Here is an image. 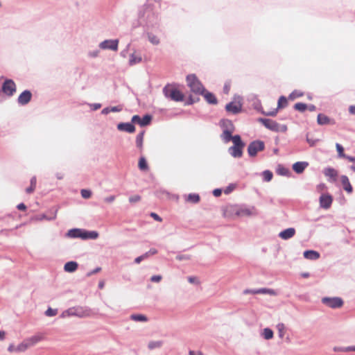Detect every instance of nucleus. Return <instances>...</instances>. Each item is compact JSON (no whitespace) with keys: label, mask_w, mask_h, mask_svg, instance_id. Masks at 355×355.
<instances>
[{"label":"nucleus","mask_w":355,"mask_h":355,"mask_svg":"<svg viewBox=\"0 0 355 355\" xmlns=\"http://www.w3.org/2000/svg\"><path fill=\"white\" fill-rule=\"evenodd\" d=\"M162 279L161 275H153L151 277L150 280L153 282H159Z\"/></svg>","instance_id":"603ef678"},{"label":"nucleus","mask_w":355,"mask_h":355,"mask_svg":"<svg viewBox=\"0 0 355 355\" xmlns=\"http://www.w3.org/2000/svg\"><path fill=\"white\" fill-rule=\"evenodd\" d=\"M132 122L135 123H138L139 125H140V122H141L140 116L138 115H134L132 118Z\"/></svg>","instance_id":"864d4df0"},{"label":"nucleus","mask_w":355,"mask_h":355,"mask_svg":"<svg viewBox=\"0 0 355 355\" xmlns=\"http://www.w3.org/2000/svg\"><path fill=\"white\" fill-rule=\"evenodd\" d=\"M32 94L28 90L23 92L18 97V103L21 105H26L31 100Z\"/></svg>","instance_id":"ddd939ff"},{"label":"nucleus","mask_w":355,"mask_h":355,"mask_svg":"<svg viewBox=\"0 0 355 355\" xmlns=\"http://www.w3.org/2000/svg\"><path fill=\"white\" fill-rule=\"evenodd\" d=\"M262 124L268 129L275 132H286L287 127L285 125H279L276 121L269 119H260Z\"/></svg>","instance_id":"39448f33"},{"label":"nucleus","mask_w":355,"mask_h":355,"mask_svg":"<svg viewBox=\"0 0 355 355\" xmlns=\"http://www.w3.org/2000/svg\"><path fill=\"white\" fill-rule=\"evenodd\" d=\"M81 196L83 198L87 199L91 197L92 192L87 189H82L81 190Z\"/></svg>","instance_id":"a18cd8bd"},{"label":"nucleus","mask_w":355,"mask_h":355,"mask_svg":"<svg viewBox=\"0 0 355 355\" xmlns=\"http://www.w3.org/2000/svg\"><path fill=\"white\" fill-rule=\"evenodd\" d=\"M157 251L156 249L152 248L148 252H147L146 253H148V257H149L150 255H153V254H157Z\"/></svg>","instance_id":"e2e57ef3"},{"label":"nucleus","mask_w":355,"mask_h":355,"mask_svg":"<svg viewBox=\"0 0 355 355\" xmlns=\"http://www.w3.org/2000/svg\"><path fill=\"white\" fill-rule=\"evenodd\" d=\"M189 354V355H202V353L200 351L196 352V351L190 350Z\"/></svg>","instance_id":"052dcab7"},{"label":"nucleus","mask_w":355,"mask_h":355,"mask_svg":"<svg viewBox=\"0 0 355 355\" xmlns=\"http://www.w3.org/2000/svg\"><path fill=\"white\" fill-rule=\"evenodd\" d=\"M131 319L137 321V322H146L147 321V318L145 315L137 314V315H132L130 316Z\"/></svg>","instance_id":"c9c22d12"},{"label":"nucleus","mask_w":355,"mask_h":355,"mask_svg":"<svg viewBox=\"0 0 355 355\" xmlns=\"http://www.w3.org/2000/svg\"><path fill=\"white\" fill-rule=\"evenodd\" d=\"M242 105L239 102H231L227 104L226 110L232 114H237L241 110Z\"/></svg>","instance_id":"f8f14e48"},{"label":"nucleus","mask_w":355,"mask_h":355,"mask_svg":"<svg viewBox=\"0 0 355 355\" xmlns=\"http://www.w3.org/2000/svg\"><path fill=\"white\" fill-rule=\"evenodd\" d=\"M341 183L343 185V189L347 192V193H352V187L349 182V180L348 178L346 175H342L340 177Z\"/></svg>","instance_id":"6ab92c4d"},{"label":"nucleus","mask_w":355,"mask_h":355,"mask_svg":"<svg viewBox=\"0 0 355 355\" xmlns=\"http://www.w3.org/2000/svg\"><path fill=\"white\" fill-rule=\"evenodd\" d=\"M277 112V110L276 109V110H274L272 112H269L266 113V114L268 115V116H275Z\"/></svg>","instance_id":"338daca9"},{"label":"nucleus","mask_w":355,"mask_h":355,"mask_svg":"<svg viewBox=\"0 0 355 355\" xmlns=\"http://www.w3.org/2000/svg\"><path fill=\"white\" fill-rule=\"evenodd\" d=\"M151 217H153L155 220L161 222L162 220V218L159 217L157 214L155 213H151L150 214Z\"/></svg>","instance_id":"6e6d98bb"},{"label":"nucleus","mask_w":355,"mask_h":355,"mask_svg":"<svg viewBox=\"0 0 355 355\" xmlns=\"http://www.w3.org/2000/svg\"><path fill=\"white\" fill-rule=\"evenodd\" d=\"M236 188V186L235 184H230L228 187H227L225 189H224V193L225 194H229L232 191H234V189Z\"/></svg>","instance_id":"09e8293b"},{"label":"nucleus","mask_w":355,"mask_h":355,"mask_svg":"<svg viewBox=\"0 0 355 355\" xmlns=\"http://www.w3.org/2000/svg\"><path fill=\"white\" fill-rule=\"evenodd\" d=\"M151 116L150 115H145L142 119H141L140 125L145 126L148 125L151 121Z\"/></svg>","instance_id":"58836bf2"},{"label":"nucleus","mask_w":355,"mask_h":355,"mask_svg":"<svg viewBox=\"0 0 355 355\" xmlns=\"http://www.w3.org/2000/svg\"><path fill=\"white\" fill-rule=\"evenodd\" d=\"M148 257V253H145L138 257H137L135 260V262L137 263H139L142 260Z\"/></svg>","instance_id":"3c124183"},{"label":"nucleus","mask_w":355,"mask_h":355,"mask_svg":"<svg viewBox=\"0 0 355 355\" xmlns=\"http://www.w3.org/2000/svg\"><path fill=\"white\" fill-rule=\"evenodd\" d=\"M58 313V310L57 309H53L51 308H49L46 312H45V314L46 316H54L55 315H57Z\"/></svg>","instance_id":"49530a36"},{"label":"nucleus","mask_w":355,"mask_h":355,"mask_svg":"<svg viewBox=\"0 0 355 355\" xmlns=\"http://www.w3.org/2000/svg\"><path fill=\"white\" fill-rule=\"evenodd\" d=\"M187 85L189 87L191 90L196 94H202L204 93L205 89L200 82V80L197 78L196 75L190 74L187 76Z\"/></svg>","instance_id":"f03ea898"},{"label":"nucleus","mask_w":355,"mask_h":355,"mask_svg":"<svg viewBox=\"0 0 355 355\" xmlns=\"http://www.w3.org/2000/svg\"><path fill=\"white\" fill-rule=\"evenodd\" d=\"M222 193V191L220 189H216L213 191V194L216 197H219Z\"/></svg>","instance_id":"4d7b16f0"},{"label":"nucleus","mask_w":355,"mask_h":355,"mask_svg":"<svg viewBox=\"0 0 355 355\" xmlns=\"http://www.w3.org/2000/svg\"><path fill=\"white\" fill-rule=\"evenodd\" d=\"M141 200V197L139 195H135L129 198V201L131 203L137 202Z\"/></svg>","instance_id":"8fccbe9b"},{"label":"nucleus","mask_w":355,"mask_h":355,"mask_svg":"<svg viewBox=\"0 0 355 355\" xmlns=\"http://www.w3.org/2000/svg\"><path fill=\"white\" fill-rule=\"evenodd\" d=\"M273 177L272 173L270 171H264L263 172V180L266 182H270Z\"/></svg>","instance_id":"37998d69"},{"label":"nucleus","mask_w":355,"mask_h":355,"mask_svg":"<svg viewBox=\"0 0 355 355\" xmlns=\"http://www.w3.org/2000/svg\"><path fill=\"white\" fill-rule=\"evenodd\" d=\"M234 146L229 148V152L234 157H241L243 154L244 144L242 142L239 135L233 137Z\"/></svg>","instance_id":"7ed1b4c3"},{"label":"nucleus","mask_w":355,"mask_h":355,"mask_svg":"<svg viewBox=\"0 0 355 355\" xmlns=\"http://www.w3.org/2000/svg\"><path fill=\"white\" fill-rule=\"evenodd\" d=\"M256 214L257 213L254 208H239L236 211V214L238 216H250Z\"/></svg>","instance_id":"4468645a"},{"label":"nucleus","mask_w":355,"mask_h":355,"mask_svg":"<svg viewBox=\"0 0 355 355\" xmlns=\"http://www.w3.org/2000/svg\"><path fill=\"white\" fill-rule=\"evenodd\" d=\"M78 264L76 261H69L67 262L64 266V270L67 272H75L78 268Z\"/></svg>","instance_id":"aec40b11"},{"label":"nucleus","mask_w":355,"mask_h":355,"mask_svg":"<svg viewBox=\"0 0 355 355\" xmlns=\"http://www.w3.org/2000/svg\"><path fill=\"white\" fill-rule=\"evenodd\" d=\"M142 60L141 55L136 52L132 53L130 55L129 64L130 65H134L140 63Z\"/></svg>","instance_id":"412c9836"},{"label":"nucleus","mask_w":355,"mask_h":355,"mask_svg":"<svg viewBox=\"0 0 355 355\" xmlns=\"http://www.w3.org/2000/svg\"><path fill=\"white\" fill-rule=\"evenodd\" d=\"M287 105H288L287 98L284 96L279 97V98L278 100L277 108L282 109V108L286 107L287 106Z\"/></svg>","instance_id":"7c9ffc66"},{"label":"nucleus","mask_w":355,"mask_h":355,"mask_svg":"<svg viewBox=\"0 0 355 355\" xmlns=\"http://www.w3.org/2000/svg\"><path fill=\"white\" fill-rule=\"evenodd\" d=\"M277 330L279 331V336L280 338H283L285 334V327L282 323H279L277 325Z\"/></svg>","instance_id":"c03bdc74"},{"label":"nucleus","mask_w":355,"mask_h":355,"mask_svg":"<svg viewBox=\"0 0 355 355\" xmlns=\"http://www.w3.org/2000/svg\"><path fill=\"white\" fill-rule=\"evenodd\" d=\"M304 257L307 259L316 260L320 257V254L314 250H306L304 252Z\"/></svg>","instance_id":"4be33fe9"},{"label":"nucleus","mask_w":355,"mask_h":355,"mask_svg":"<svg viewBox=\"0 0 355 355\" xmlns=\"http://www.w3.org/2000/svg\"><path fill=\"white\" fill-rule=\"evenodd\" d=\"M333 199L331 196L323 194L320 198V207L324 209H328L331 207Z\"/></svg>","instance_id":"9b49d317"},{"label":"nucleus","mask_w":355,"mask_h":355,"mask_svg":"<svg viewBox=\"0 0 355 355\" xmlns=\"http://www.w3.org/2000/svg\"><path fill=\"white\" fill-rule=\"evenodd\" d=\"M148 38L149 41L154 45H157L159 44V40L158 37L152 33L148 34Z\"/></svg>","instance_id":"4c0bfd02"},{"label":"nucleus","mask_w":355,"mask_h":355,"mask_svg":"<svg viewBox=\"0 0 355 355\" xmlns=\"http://www.w3.org/2000/svg\"><path fill=\"white\" fill-rule=\"evenodd\" d=\"M2 91L7 96H11L16 92V85L13 80L7 79L2 85Z\"/></svg>","instance_id":"6e6552de"},{"label":"nucleus","mask_w":355,"mask_h":355,"mask_svg":"<svg viewBox=\"0 0 355 355\" xmlns=\"http://www.w3.org/2000/svg\"><path fill=\"white\" fill-rule=\"evenodd\" d=\"M277 173L282 175H287L289 173V171L286 168L279 167L277 170Z\"/></svg>","instance_id":"de8ad7c7"},{"label":"nucleus","mask_w":355,"mask_h":355,"mask_svg":"<svg viewBox=\"0 0 355 355\" xmlns=\"http://www.w3.org/2000/svg\"><path fill=\"white\" fill-rule=\"evenodd\" d=\"M294 108L297 111L304 112L308 108V106L306 103H297L295 104Z\"/></svg>","instance_id":"e433bc0d"},{"label":"nucleus","mask_w":355,"mask_h":355,"mask_svg":"<svg viewBox=\"0 0 355 355\" xmlns=\"http://www.w3.org/2000/svg\"><path fill=\"white\" fill-rule=\"evenodd\" d=\"M202 94L204 95L205 100L209 103H210V104H216L217 103V99H216V96L212 93L205 91L204 93H202Z\"/></svg>","instance_id":"b1692460"},{"label":"nucleus","mask_w":355,"mask_h":355,"mask_svg":"<svg viewBox=\"0 0 355 355\" xmlns=\"http://www.w3.org/2000/svg\"><path fill=\"white\" fill-rule=\"evenodd\" d=\"M349 110L351 114H355V106H351Z\"/></svg>","instance_id":"774afa93"},{"label":"nucleus","mask_w":355,"mask_h":355,"mask_svg":"<svg viewBox=\"0 0 355 355\" xmlns=\"http://www.w3.org/2000/svg\"><path fill=\"white\" fill-rule=\"evenodd\" d=\"M65 315L69 316H78L79 318H84L90 315V311L81 306L72 307L62 313V316H64Z\"/></svg>","instance_id":"20e7f679"},{"label":"nucleus","mask_w":355,"mask_h":355,"mask_svg":"<svg viewBox=\"0 0 355 355\" xmlns=\"http://www.w3.org/2000/svg\"><path fill=\"white\" fill-rule=\"evenodd\" d=\"M233 137L234 136H232V132L228 130H224L222 134V138L226 143L229 142L230 140L233 141Z\"/></svg>","instance_id":"bb28decb"},{"label":"nucleus","mask_w":355,"mask_h":355,"mask_svg":"<svg viewBox=\"0 0 355 355\" xmlns=\"http://www.w3.org/2000/svg\"><path fill=\"white\" fill-rule=\"evenodd\" d=\"M17 209L21 211H25L26 209V206L24 203H20L17 205Z\"/></svg>","instance_id":"bf43d9fd"},{"label":"nucleus","mask_w":355,"mask_h":355,"mask_svg":"<svg viewBox=\"0 0 355 355\" xmlns=\"http://www.w3.org/2000/svg\"><path fill=\"white\" fill-rule=\"evenodd\" d=\"M36 183H37L36 178L33 177L31 180V185L29 187H28L26 189V192L29 194L32 193L36 188Z\"/></svg>","instance_id":"a878e982"},{"label":"nucleus","mask_w":355,"mask_h":355,"mask_svg":"<svg viewBox=\"0 0 355 355\" xmlns=\"http://www.w3.org/2000/svg\"><path fill=\"white\" fill-rule=\"evenodd\" d=\"M67 235L71 238H80V229H73L68 232Z\"/></svg>","instance_id":"c756f323"},{"label":"nucleus","mask_w":355,"mask_h":355,"mask_svg":"<svg viewBox=\"0 0 355 355\" xmlns=\"http://www.w3.org/2000/svg\"><path fill=\"white\" fill-rule=\"evenodd\" d=\"M255 293H257V294H269V295H275V293L273 290L268 289V288L257 289V290H256Z\"/></svg>","instance_id":"ea45409f"},{"label":"nucleus","mask_w":355,"mask_h":355,"mask_svg":"<svg viewBox=\"0 0 355 355\" xmlns=\"http://www.w3.org/2000/svg\"><path fill=\"white\" fill-rule=\"evenodd\" d=\"M28 347H30V345L28 343L27 340H25L21 343H20L18 346L16 347V352H24Z\"/></svg>","instance_id":"c85d7f7f"},{"label":"nucleus","mask_w":355,"mask_h":355,"mask_svg":"<svg viewBox=\"0 0 355 355\" xmlns=\"http://www.w3.org/2000/svg\"><path fill=\"white\" fill-rule=\"evenodd\" d=\"M295 230L293 227H290L282 231L279 234V236L284 240H287L292 238L295 235Z\"/></svg>","instance_id":"2eb2a0df"},{"label":"nucleus","mask_w":355,"mask_h":355,"mask_svg":"<svg viewBox=\"0 0 355 355\" xmlns=\"http://www.w3.org/2000/svg\"><path fill=\"white\" fill-rule=\"evenodd\" d=\"M162 345V341H151L148 343V348L150 349H153L155 348H159Z\"/></svg>","instance_id":"79ce46f5"},{"label":"nucleus","mask_w":355,"mask_h":355,"mask_svg":"<svg viewBox=\"0 0 355 355\" xmlns=\"http://www.w3.org/2000/svg\"><path fill=\"white\" fill-rule=\"evenodd\" d=\"M336 148L338 154V156L340 157L343 158H347V155L344 153V148L343 147L338 143L336 144Z\"/></svg>","instance_id":"72a5a7b5"},{"label":"nucleus","mask_w":355,"mask_h":355,"mask_svg":"<svg viewBox=\"0 0 355 355\" xmlns=\"http://www.w3.org/2000/svg\"><path fill=\"white\" fill-rule=\"evenodd\" d=\"M188 281L191 284H198L200 283V282L198 281V279L196 277H188Z\"/></svg>","instance_id":"5fc2aeb1"},{"label":"nucleus","mask_w":355,"mask_h":355,"mask_svg":"<svg viewBox=\"0 0 355 355\" xmlns=\"http://www.w3.org/2000/svg\"><path fill=\"white\" fill-rule=\"evenodd\" d=\"M324 173L326 176L330 177V178H332L334 179L336 178V177L338 175L337 171L332 168H325L324 171Z\"/></svg>","instance_id":"393cba45"},{"label":"nucleus","mask_w":355,"mask_h":355,"mask_svg":"<svg viewBox=\"0 0 355 355\" xmlns=\"http://www.w3.org/2000/svg\"><path fill=\"white\" fill-rule=\"evenodd\" d=\"M44 339V337L41 334L35 335L28 339H26L28 343L29 344L30 347L33 346L38 342Z\"/></svg>","instance_id":"5701e85b"},{"label":"nucleus","mask_w":355,"mask_h":355,"mask_svg":"<svg viewBox=\"0 0 355 355\" xmlns=\"http://www.w3.org/2000/svg\"><path fill=\"white\" fill-rule=\"evenodd\" d=\"M138 166L141 171H146L148 169V166L146 160L144 157H141L139 161Z\"/></svg>","instance_id":"2f4dec72"},{"label":"nucleus","mask_w":355,"mask_h":355,"mask_svg":"<svg viewBox=\"0 0 355 355\" xmlns=\"http://www.w3.org/2000/svg\"><path fill=\"white\" fill-rule=\"evenodd\" d=\"M343 351H344V352H350V351L355 352V346L346 347V348L343 349Z\"/></svg>","instance_id":"0e129e2a"},{"label":"nucleus","mask_w":355,"mask_h":355,"mask_svg":"<svg viewBox=\"0 0 355 355\" xmlns=\"http://www.w3.org/2000/svg\"><path fill=\"white\" fill-rule=\"evenodd\" d=\"M308 165L306 162H297L293 165V169L297 173H302Z\"/></svg>","instance_id":"a211bd4d"},{"label":"nucleus","mask_w":355,"mask_h":355,"mask_svg":"<svg viewBox=\"0 0 355 355\" xmlns=\"http://www.w3.org/2000/svg\"><path fill=\"white\" fill-rule=\"evenodd\" d=\"M303 96V93L300 91H293L289 96L288 99L293 101L297 98L301 97Z\"/></svg>","instance_id":"a19ab883"},{"label":"nucleus","mask_w":355,"mask_h":355,"mask_svg":"<svg viewBox=\"0 0 355 355\" xmlns=\"http://www.w3.org/2000/svg\"><path fill=\"white\" fill-rule=\"evenodd\" d=\"M8 350L10 352H16V347H15L13 345H10L8 347Z\"/></svg>","instance_id":"69168bd1"},{"label":"nucleus","mask_w":355,"mask_h":355,"mask_svg":"<svg viewBox=\"0 0 355 355\" xmlns=\"http://www.w3.org/2000/svg\"><path fill=\"white\" fill-rule=\"evenodd\" d=\"M143 140H144V132H140L136 138V145L140 149L142 148L143 146Z\"/></svg>","instance_id":"f704fd0d"},{"label":"nucleus","mask_w":355,"mask_h":355,"mask_svg":"<svg viewBox=\"0 0 355 355\" xmlns=\"http://www.w3.org/2000/svg\"><path fill=\"white\" fill-rule=\"evenodd\" d=\"M322 301L325 305L333 309L340 308L343 304V301L340 297H324Z\"/></svg>","instance_id":"0eeeda50"},{"label":"nucleus","mask_w":355,"mask_h":355,"mask_svg":"<svg viewBox=\"0 0 355 355\" xmlns=\"http://www.w3.org/2000/svg\"><path fill=\"white\" fill-rule=\"evenodd\" d=\"M317 122L320 125H334L336 121L334 119L329 118L324 114H319L317 117Z\"/></svg>","instance_id":"9d476101"},{"label":"nucleus","mask_w":355,"mask_h":355,"mask_svg":"<svg viewBox=\"0 0 355 355\" xmlns=\"http://www.w3.org/2000/svg\"><path fill=\"white\" fill-rule=\"evenodd\" d=\"M118 44H119L118 40H105L100 44V47L102 49H111L113 51H117Z\"/></svg>","instance_id":"1a4fd4ad"},{"label":"nucleus","mask_w":355,"mask_h":355,"mask_svg":"<svg viewBox=\"0 0 355 355\" xmlns=\"http://www.w3.org/2000/svg\"><path fill=\"white\" fill-rule=\"evenodd\" d=\"M264 143L261 141H254L250 144L248 148V152L250 156L254 157L259 151L264 149Z\"/></svg>","instance_id":"423d86ee"},{"label":"nucleus","mask_w":355,"mask_h":355,"mask_svg":"<svg viewBox=\"0 0 355 355\" xmlns=\"http://www.w3.org/2000/svg\"><path fill=\"white\" fill-rule=\"evenodd\" d=\"M114 200H115V196H108V197L105 198V201L108 202V203L112 202L113 201H114Z\"/></svg>","instance_id":"13d9d810"},{"label":"nucleus","mask_w":355,"mask_h":355,"mask_svg":"<svg viewBox=\"0 0 355 355\" xmlns=\"http://www.w3.org/2000/svg\"><path fill=\"white\" fill-rule=\"evenodd\" d=\"M187 201L191 203H197L200 201V196L196 193H190L187 196Z\"/></svg>","instance_id":"cd10ccee"},{"label":"nucleus","mask_w":355,"mask_h":355,"mask_svg":"<svg viewBox=\"0 0 355 355\" xmlns=\"http://www.w3.org/2000/svg\"><path fill=\"white\" fill-rule=\"evenodd\" d=\"M117 128L121 131L129 133H132L135 131V127L130 123H121L117 125Z\"/></svg>","instance_id":"dca6fc26"},{"label":"nucleus","mask_w":355,"mask_h":355,"mask_svg":"<svg viewBox=\"0 0 355 355\" xmlns=\"http://www.w3.org/2000/svg\"><path fill=\"white\" fill-rule=\"evenodd\" d=\"M80 238L83 239H96L98 236V233L96 231H86L80 230Z\"/></svg>","instance_id":"f3484780"},{"label":"nucleus","mask_w":355,"mask_h":355,"mask_svg":"<svg viewBox=\"0 0 355 355\" xmlns=\"http://www.w3.org/2000/svg\"><path fill=\"white\" fill-rule=\"evenodd\" d=\"M256 292V290H250V289H246L243 291V293L244 294H257V293H254Z\"/></svg>","instance_id":"680f3d73"},{"label":"nucleus","mask_w":355,"mask_h":355,"mask_svg":"<svg viewBox=\"0 0 355 355\" xmlns=\"http://www.w3.org/2000/svg\"><path fill=\"white\" fill-rule=\"evenodd\" d=\"M163 92L166 98L174 101H182L184 100V94L173 85H166Z\"/></svg>","instance_id":"f257e3e1"},{"label":"nucleus","mask_w":355,"mask_h":355,"mask_svg":"<svg viewBox=\"0 0 355 355\" xmlns=\"http://www.w3.org/2000/svg\"><path fill=\"white\" fill-rule=\"evenodd\" d=\"M262 335L265 339L269 340L273 337V331L269 328H265Z\"/></svg>","instance_id":"473e14b6"}]
</instances>
